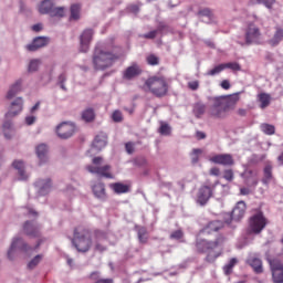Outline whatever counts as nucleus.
Masks as SVG:
<instances>
[{"label": "nucleus", "mask_w": 283, "mask_h": 283, "mask_svg": "<svg viewBox=\"0 0 283 283\" xmlns=\"http://www.w3.org/2000/svg\"><path fill=\"white\" fill-rule=\"evenodd\" d=\"M119 59L120 56L114 53V51L107 49L105 45H99L94 49L92 63L94 70L105 72V70H109Z\"/></svg>", "instance_id": "1"}, {"label": "nucleus", "mask_w": 283, "mask_h": 283, "mask_svg": "<svg viewBox=\"0 0 283 283\" xmlns=\"http://www.w3.org/2000/svg\"><path fill=\"white\" fill-rule=\"evenodd\" d=\"M238 101H240V93L216 97L210 116H213V118H224L227 116V112L234 109L235 105H238Z\"/></svg>", "instance_id": "2"}, {"label": "nucleus", "mask_w": 283, "mask_h": 283, "mask_svg": "<svg viewBox=\"0 0 283 283\" xmlns=\"http://www.w3.org/2000/svg\"><path fill=\"white\" fill-rule=\"evenodd\" d=\"M224 242H227V238L219 235L214 241H208L205 239H197L196 247L199 253H207L209 251H216V249H220L219 252H216L213 255L209 253L206 256V262H216L220 255H222V248L224 247Z\"/></svg>", "instance_id": "3"}, {"label": "nucleus", "mask_w": 283, "mask_h": 283, "mask_svg": "<svg viewBox=\"0 0 283 283\" xmlns=\"http://www.w3.org/2000/svg\"><path fill=\"white\" fill-rule=\"evenodd\" d=\"M144 90L156 96V98H164L169 94V83L163 75H153L145 81Z\"/></svg>", "instance_id": "4"}, {"label": "nucleus", "mask_w": 283, "mask_h": 283, "mask_svg": "<svg viewBox=\"0 0 283 283\" xmlns=\"http://www.w3.org/2000/svg\"><path fill=\"white\" fill-rule=\"evenodd\" d=\"M72 244L78 253H87L92 249V232L90 229L78 226L73 231Z\"/></svg>", "instance_id": "5"}, {"label": "nucleus", "mask_w": 283, "mask_h": 283, "mask_svg": "<svg viewBox=\"0 0 283 283\" xmlns=\"http://www.w3.org/2000/svg\"><path fill=\"white\" fill-rule=\"evenodd\" d=\"M269 219L264 217V212L259 211L249 219L248 233L250 235H260L266 229Z\"/></svg>", "instance_id": "6"}, {"label": "nucleus", "mask_w": 283, "mask_h": 283, "mask_svg": "<svg viewBox=\"0 0 283 283\" xmlns=\"http://www.w3.org/2000/svg\"><path fill=\"white\" fill-rule=\"evenodd\" d=\"M93 165L86 166V169L90 174H96L97 176H102L103 178H114L112 175V166L111 165H103V157H94L92 160Z\"/></svg>", "instance_id": "7"}, {"label": "nucleus", "mask_w": 283, "mask_h": 283, "mask_svg": "<svg viewBox=\"0 0 283 283\" xmlns=\"http://www.w3.org/2000/svg\"><path fill=\"white\" fill-rule=\"evenodd\" d=\"M40 14H50V17H57L59 19L65 17V8L54 7V0H44L39 7Z\"/></svg>", "instance_id": "8"}, {"label": "nucleus", "mask_w": 283, "mask_h": 283, "mask_svg": "<svg viewBox=\"0 0 283 283\" xmlns=\"http://www.w3.org/2000/svg\"><path fill=\"white\" fill-rule=\"evenodd\" d=\"M262 32L255 24H249L245 29V45H253L260 43Z\"/></svg>", "instance_id": "9"}, {"label": "nucleus", "mask_w": 283, "mask_h": 283, "mask_svg": "<svg viewBox=\"0 0 283 283\" xmlns=\"http://www.w3.org/2000/svg\"><path fill=\"white\" fill-rule=\"evenodd\" d=\"M76 132V126L72 123L63 122L56 127V134L59 138L66 140V138H72Z\"/></svg>", "instance_id": "10"}, {"label": "nucleus", "mask_w": 283, "mask_h": 283, "mask_svg": "<svg viewBox=\"0 0 283 283\" xmlns=\"http://www.w3.org/2000/svg\"><path fill=\"white\" fill-rule=\"evenodd\" d=\"M270 266L272 271V281L274 283H283V263L279 260H270Z\"/></svg>", "instance_id": "11"}, {"label": "nucleus", "mask_w": 283, "mask_h": 283, "mask_svg": "<svg viewBox=\"0 0 283 283\" xmlns=\"http://www.w3.org/2000/svg\"><path fill=\"white\" fill-rule=\"evenodd\" d=\"M92 39H94V30L85 29L80 36V52H88Z\"/></svg>", "instance_id": "12"}, {"label": "nucleus", "mask_w": 283, "mask_h": 283, "mask_svg": "<svg viewBox=\"0 0 283 283\" xmlns=\"http://www.w3.org/2000/svg\"><path fill=\"white\" fill-rule=\"evenodd\" d=\"M17 249L19 251H24V253H27V251H30V249H32V248L27 245V243H24L23 239H14L11 243L9 251H8L9 260H14V256H12V255H13L14 251H17Z\"/></svg>", "instance_id": "13"}, {"label": "nucleus", "mask_w": 283, "mask_h": 283, "mask_svg": "<svg viewBox=\"0 0 283 283\" xmlns=\"http://www.w3.org/2000/svg\"><path fill=\"white\" fill-rule=\"evenodd\" d=\"M213 196V189L209 186H202L197 195V202L201 205V207H205L207 202H209V199Z\"/></svg>", "instance_id": "14"}, {"label": "nucleus", "mask_w": 283, "mask_h": 283, "mask_svg": "<svg viewBox=\"0 0 283 283\" xmlns=\"http://www.w3.org/2000/svg\"><path fill=\"white\" fill-rule=\"evenodd\" d=\"M210 163L223 165V167H232V165H235V160H233V156L230 154L216 155L210 159Z\"/></svg>", "instance_id": "15"}, {"label": "nucleus", "mask_w": 283, "mask_h": 283, "mask_svg": "<svg viewBox=\"0 0 283 283\" xmlns=\"http://www.w3.org/2000/svg\"><path fill=\"white\" fill-rule=\"evenodd\" d=\"M245 213H247V202L239 201L237 202V205L232 210L231 218L232 220H235V222H240V220L244 218Z\"/></svg>", "instance_id": "16"}, {"label": "nucleus", "mask_w": 283, "mask_h": 283, "mask_svg": "<svg viewBox=\"0 0 283 283\" xmlns=\"http://www.w3.org/2000/svg\"><path fill=\"white\" fill-rule=\"evenodd\" d=\"M221 229H224V222L220 220H214L208 222L203 229L201 230L202 233H206V235H211V233H218Z\"/></svg>", "instance_id": "17"}, {"label": "nucleus", "mask_w": 283, "mask_h": 283, "mask_svg": "<svg viewBox=\"0 0 283 283\" xmlns=\"http://www.w3.org/2000/svg\"><path fill=\"white\" fill-rule=\"evenodd\" d=\"M140 74H143V69H140V65L137 63H134L124 71L123 77L126 78V81H132V78H136V76H140Z\"/></svg>", "instance_id": "18"}, {"label": "nucleus", "mask_w": 283, "mask_h": 283, "mask_svg": "<svg viewBox=\"0 0 283 283\" xmlns=\"http://www.w3.org/2000/svg\"><path fill=\"white\" fill-rule=\"evenodd\" d=\"M50 43V39L45 36L35 38L31 44L27 45V50L29 52H36V50H41V48H45Z\"/></svg>", "instance_id": "19"}, {"label": "nucleus", "mask_w": 283, "mask_h": 283, "mask_svg": "<svg viewBox=\"0 0 283 283\" xmlns=\"http://www.w3.org/2000/svg\"><path fill=\"white\" fill-rule=\"evenodd\" d=\"M23 112V98L18 97L14 102L11 103L9 112L6 114V118H12L17 114Z\"/></svg>", "instance_id": "20"}, {"label": "nucleus", "mask_w": 283, "mask_h": 283, "mask_svg": "<svg viewBox=\"0 0 283 283\" xmlns=\"http://www.w3.org/2000/svg\"><path fill=\"white\" fill-rule=\"evenodd\" d=\"M248 264H249V266H251V269H253V271H254V273H256V275L264 273V266L262 264V259L256 258V256H250L248 259Z\"/></svg>", "instance_id": "21"}, {"label": "nucleus", "mask_w": 283, "mask_h": 283, "mask_svg": "<svg viewBox=\"0 0 283 283\" xmlns=\"http://www.w3.org/2000/svg\"><path fill=\"white\" fill-rule=\"evenodd\" d=\"M104 147H107V134L99 133L98 135H96L92 144V149L101 151V149H104Z\"/></svg>", "instance_id": "22"}, {"label": "nucleus", "mask_w": 283, "mask_h": 283, "mask_svg": "<svg viewBox=\"0 0 283 283\" xmlns=\"http://www.w3.org/2000/svg\"><path fill=\"white\" fill-rule=\"evenodd\" d=\"M23 230L27 235H30L31 238H39L41 235V230L39 226L34 224V222L27 221L23 226Z\"/></svg>", "instance_id": "23"}, {"label": "nucleus", "mask_w": 283, "mask_h": 283, "mask_svg": "<svg viewBox=\"0 0 283 283\" xmlns=\"http://www.w3.org/2000/svg\"><path fill=\"white\" fill-rule=\"evenodd\" d=\"M35 187H38L40 196H45L46 193H50V189H52V180L39 179L35 182Z\"/></svg>", "instance_id": "24"}, {"label": "nucleus", "mask_w": 283, "mask_h": 283, "mask_svg": "<svg viewBox=\"0 0 283 283\" xmlns=\"http://www.w3.org/2000/svg\"><path fill=\"white\" fill-rule=\"evenodd\" d=\"M283 41V29L280 27L275 28L274 35L268 41L269 45L275 48Z\"/></svg>", "instance_id": "25"}, {"label": "nucleus", "mask_w": 283, "mask_h": 283, "mask_svg": "<svg viewBox=\"0 0 283 283\" xmlns=\"http://www.w3.org/2000/svg\"><path fill=\"white\" fill-rule=\"evenodd\" d=\"M92 189L95 198L105 199L107 197V192H105V184L97 182Z\"/></svg>", "instance_id": "26"}, {"label": "nucleus", "mask_w": 283, "mask_h": 283, "mask_svg": "<svg viewBox=\"0 0 283 283\" xmlns=\"http://www.w3.org/2000/svg\"><path fill=\"white\" fill-rule=\"evenodd\" d=\"M109 188L117 195L129 193V185H125L123 182L111 184Z\"/></svg>", "instance_id": "27"}, {"label": "nucleus", "mask_w": 283, "mask_h": 283, "mask_svg": "<svg viewBox=\"0 0 283 283\" xmlns=\"http://www.w3.org/2000/svg\"><path fill=\"white\" fill-rule=\"evenodd\" d=\"M35 154L40 159V163H45V160H48V145L40 144L39 146H36Z\"/></svg>", "instance_id": "28"}, {"label": "nucleus", "mask_w": 283, "mask_h": 283, "mask_svg": "<svg viewBox=\"0 0 283 283\" xmlns=\"http://www.w3.org/2000/svg\"><path fill=\"white\" fill-rule=\"evenodd\" d=\"M263 179L262 182L263 185H269L271 180H273V166L271 164H266L264 169H263Z\"/></svg>", "instance_id": "29"}, {"label": "nucleus", "mask_w": 283, "mask_h": 283, "mask_svg": "<svg viewBox=\"0 0 283 283\" xmlns=\"http://www.w3.org/2000/svg\"><path fill=\"white\" fill-rule=\"evenodd\" d=\"M13 167L14 169L18 170L20 180H25L28 178V175L25 174V165L23 164L22 160H15L13 161Z\"/></svg>", "instance_id": "30"}, {"label": "nucleus", "mask_w": 283, "mask_h": 283, "mask_svg": "<svg viewBox=\"0 0 283 283\" xmlns=\"http://www.w3.org/2000/svg\"><path fill=\"white\" fill-rule=\"evenodd\" d=\"M205 112H207V105L202 103H196L192 108V114H195L196 118H202L205 116Z\"/></svg>", "instance_id": "31"}, {"label": "nucleus", "mask_w": 283, "mask_h": 283, "mask_svg": "<svg viewBox=\"0 0 283 283\" xmlns=\"http://www.w3.org/2000/svg\"><path fill=\"white\" fill-rule=\"evenodd\" d=\"M20 91H21V80H18L9 90L7 94V98H14V96H17V94H19Z\"/></svg>", "instance_id": "32"}, {"label": "nucleus", "mask_w": 283, "mask_h": 283, "mask_svg": "<svg viewBox=\"0 0 283 283\" xmlns=\"http://www.w3.org/2000/svg\"><path fill=\"white\" fill-rule=\"evenodd\" d=\"M259 102L261 103L260 105L261 109H266V107L271 105V95L266 93L259 94Z\"/></svg>", "instance_id": "33"}, {"label": "nucleus", "mask_w": 283, "mask_h": 283, "mask_svg": "<svg viewBox=\"0 0 283 283\" xmlns=\"http://www.w3.org/2000/svg\"><path fill=\"white\" fill-rule=\"evenodd\" d=\"M82 118H83V120H85V123H92V120H94V118H96V114L94 113V108H86L82 113Z\"/></svg>", "instance_id": "34"}, {"label": "nucleus", "mask_w": 283, "mask_h": 283, "mask_svg": "<svg viewBox=\"0 0 283 283\" xmlns=\"http://www.w3.org/2000/svg\"><path fill=\"white\" fill-rule=\"evenodd\" d=\"M260 129L266 136H273V134H275V126L271 124L263 123L261 124Z\"/></svg>", "instance_id": "35"}, {"label": "nucleus", "mask_w": 283, "mask_h": 283, "mask_svg": "<svg viewBox=\"0 0 283 283\" xmlns=\"http://www.w3.org/2000/svg\"><path fill=\"white\" fill-rule=\"evenodd\" d=\"M238 264V259H230L229 263L223 266V272L226 275H231L233 273V266Z\"/></svg>", "instance_id": "36"}, {"label": "nucleus", "mask_w": 283, "mask_h": 283, "mask_svg": "<svg viewBox=\"0 0 283 283\" xmlns=\"http://www.w3.org/2000/svg\"><path fill=\"white\" fill-rule=\"evenodd\" d=\"M71 19H74V21L81 19V4L71 6Z\"/></svg>", "instance_id": "37"}, {"label": "nucleus", "mask_w": 283, "mask_h": 283, "mask_svg": "<svg viewBox=\"0 0 283 283\" xmlns=\"http://www.w3.org/2000/svg\"><path fill=\"white\" fill-rule=\"evenodd\" d=\"M197 15L202 19V17H207L209 21L213 19V12L209 8L200 9L197 13Z\"/></svg>", "instance_id": "38"}, {"label": "nucleus", "mask_w": 283, "mask_h": 283, "mask_svg": "<svg viewBox=\"0 0 283 283\" xmlns=\"http://www.w3.org/2000/svg\"><path fill=\"white\" fill-rule=\"evenodd\" d=\"M146 62L148 65L151 66L160 65V57L156 54H149L148 56H146Z\"/></svg>", "instance_id": "39"}, {"label": "nucleus", "mask_w": 283, "mask_h": 283, "mask_svg": "<svg viewBox=\"0 0 283 283\" xmlns=\"http://www.w3.org/2000/svg\"><path fill=\"white\" fill-rule=\"evenodd\" d=\"M94 240L95 242H103V240H107V232L103 230H95L94 231Z\"/></svg>", "instance_id": "40"}, {"label": "nucleus", "mask_w": 283, "mask_h": 283, "mask_svg": "<svg viewBox=\"0 0 283 283\" xmlns=\"http://www.w3.org/2000/svg\"><path fill=\"white\" fill-rule=\"evenodd\" d=\"M223 69L224 70H232V72H240L242 67L238 62H229V63H223Z\"/></svg>", "instance_id": "41"}, {"label": "nucleus", "mask_w": 283, "mask_h": 283, "mask_svg": "<svg viewBox=\"0 0 283 283\" xmlns=\"http://www.w3.org/2000/svg\"><path fill=\"white\" fill-rule=\"evenodd\" d=\"M41 260H43V255L38 254L34 259H32L28 263V269H30L32 271V269H35V266H39V263L41 262Z\"/></svg>", "instance_id": "42"}, {"label": "nucleus", "mask_w": 283, "mask_h": 283, "mask_svg": "<svg viewBox=\"0 0 283 283\" xmlns=\"http://www.w3.org/2000/svg\"><path fill=\"white\" fill-rule=\"evenodd\" d=\"M201 154H202V149H200V148L192 149V153L190 155L192 165H196V163H198V160H200Z\"/></svg>", "instance_id": "43"}, {"label": "nucleus", "mask_w": 283, "mask_h": 283, "mask_svg": "<svg viewBox=\"0 0 283 283\" xmlns=\"http://www.w3.org/2000/svg\"><path fill=\"white\" fill-rule=\"evenodd\" d=\"M3 134L6 138H12V136L8 132H12V123L11 122H4L3 126Z\"/></svg>", "instance_id": "44"}, {"label": "nucleus", "mask_w": 283, "mask_h": 283, "mask_svg": "<svg viewBox=\"0 0 283 283\" xmlns=\"http://www.w3.org/2000/svg\"><path fill=\"white\" fill-rule=\"evenodd\" d=\"M223 70L224 64H219L208 72V76H216V74H220V72H223Z\"/></svg>", "instance_id": "45"}, {"label": "nucleus", "mask_w": 283, "mask_h": 283, "mask_svg": "<svg viewBox=\"0 0 283 283\" xmlns=\"http://www.w3.org/2000/svg\"><path fill=\"white\" fill-rule=\"evenodd\" d=\"M252 4L262 3L265 8H272L275 0H251Z\"/></svg>", "instance_id": "46"}, {"label": "nucleus", "mask_w": 283, "mask_h": 283, "mask_svg": "<svg viewBox=\"0 0 283 283\" xmlns=\"http://www.w3.org/2000/svg\"><path fill=\"white\" fill-rule=\"evenodd\" d=\"M112 119L114 123H123V113L120 111H114Z\"/></svg>", "instance_id": "47"}, {"label": "nucleus", "mask_w": 283, "mask_h": 283, "mask_svg": "<svg viewBox=\"0 0 283 283\" xmlns=\"http://www.w3.org/2000/svg\"><path fill=\"white\" fill-rule=\"evenodd\" d=\"M39 65H41V61L31 60L29 63V72H36V70H39Z\"/></svg>", "instance_id": "48"}, {"label": "nucleus", "mask_w": 283, "mask_h": 283, "mask_svg": "<svg viewBox=\"0 0 283 283\" xmlns=\"http://www.w3.org/2000/svg\"><path fill=\"white\" fill-rule=\"evenodd\" d=\"M182 238H185L182 230H176L170 234V240H182Z\"/></svg>", "instance_id": "49"}, {"label": "nucleus", "mask_w": 283, "mask_h": 283, "mask_svg": "<svg viewBox=\"0 0 283 283\" xmlns=\"http://www.w3.org/2000/svg\"><path fill=\"white\" fill-rule=\"evenodd\" d=\"M159 133H160L163 136H169V134H171V128L169 127V125L163 124V125L159 127Z\"/></svg>", "instance_id": "50"}, {"label": "nucleus", "mask_w": 283, "mask_h": 283, "mask_svg": "<svg viewBox=\"0 0 283 283\" xmlns=\"http://www.w3.org/2000/svg\"><path fill=\"white\" fill-rule=\"evenodd\" d=\"M223 178H224V180H228V182L233 181V170L232 169H226L223 171Z\"/></svg>", "instance_id": "51"}, {"label": "nucleus", "mask_w": 283, "mask_h": 283, "mask_svg": "<svg viewBox=\"0 0 283 283\" xmlns=\"http://www.w3.org/2000/svg\"><path fill=\"white\" fill-rule=\"evenodd\" d=\"M65 81H67V76L65 75V73H62L60 76H59V83L61 85V90H63L64 92H67V88L65 87Z\"/></svg>", "instance_id": "52"}, {"label": "nucleus", "mask_w": 283, "mask_h": 283, "mask_svg": "<svg viewBox=\"0 0 283 283\" xmlns=\"http://www.w3.org/2000/svg\"><path fill=\"white\" fill-rule=\"evenodd\" d=\"M142 39H156L158 36V30H153L146 34L140 35Z\"/></svg>", "instance_id": "53"}, {"label": "nucleus", "mask_w": 283, "mask_h": 283, "mask_svg": "<svg viewBox=\"0 0 283 283\" xmlns=\"http://www.w3.org/2000/svg\"><path fill=\"white\" fill-rule=\"evenodd\" d=\"M188 87H189V90H192V92H196V90H198V87H200V82H198V81L189 82Z\"/></svg>", "instance_id": "54"}, {"label": "nucleus", "mask_w": 283, "mask_h": 283, "mask_svg": "<svg viewBox=\"0 0 283 283\" xmlns=\"http://www.w3.org/2000/svg\"><path fill=\"white\" fill-rule=\"evenodd\" d=\"M107 248L101 243V241H95V251H99L103 253V251H106Z\"/></svg>", "instance_id": "55"}, {"label": "nucleus", "mask_w": 283, "mask_h": 283, "mask_svg": "<svg viewBox=\"0 0 283 283\" xmlns=\"http://www.w3.org/2000/svg\"><path fill=\"white\" fill-rule=\"evenodd\" d=\"M129 12H133V14H138V12L140 11V7H138V4H130L128 7Z\"/></svg>", "instance_id": "56"}, {"label": "nucleus", "mask_w": 283, "mask_h": 283, "mask_svg": "<svg viewBox=\"0 0 283 283\" xmlns=\"http://www.w3.org/2000/svg\"><path fill=\"white\" fill-rule=\"evenodd\" d=\"M125 149H126L127 154H134V143H132V142L126 143Z\"/></svg>", "instance_id": "57"}, {"label": "nucleus", "mask_w": 283, "mask_h": 283, "mask_svg": "<svg viewBox=\"0 0 283 283\" xmlns=\"http://www.w3.org/2000/svg\"><path fill=\"white\" fill-rule=\"evenodd\" d=\"M220 85L222 90H231V82L229 80H223Z\"/></svg>", "instance_id": "58"}, {"label": "nucleus", "mask_w": 283, "mask_h": 283, "mask_svg": "<svg viewBox=\"0 0 283 283\" xmlns=\"http://www.w3.org/2000/svg\"><path fill=\"white\" fill-rule=\"evenodd\" d=\"M35 122H36V117L35 116H28V117H25L27 125H34Z\"/></svg>", "instance_id": "59"}, {"label": "nucleus", "mask_w": 283, "mask_h": 283, "mask_svg": "<svg viewBox=\"0 0 283 283\" xmlns=\"http://www.w3.org/2000/svg\"><path fill=\"white\" fill-rule=\"evenodd\" d=\"M137 235L139 237V235H147V228H145V227H139L138 229H137Z\"/></svg>", "instance_id": "60"}, {"label": "nucleus", "mask_w": 283, "mask_h": 283, "mask_svg": "<svg viewBox=\"0 0 283 283\" xmlns=\"http://www.w3.org/2000/svg\"><path fill=\"white\" fill-rule=\"evenodd\" d=\"M210 176H220V168H218V167L211 168Z\"/></svg>", "instance_id": "61"}, {"label": "nucleus", "mask_w": 283, "mask_h": 283, "mask_svg": "<svg viewBox=\"0 0 283 283\" xmlns=\"http://www.w3.org/2000/svg\"><path fill=\"white\" fill-rule=\"evenodd\" d=\"M196 136H197V139H198V140H205V138H207V134H205V133H202V132H200V130H198V132L196 133Z\"/></svg>", "instance_id": "62"}, {"label": "nucleus", "mask_w": 283, "mask_h": 283, "mask_svg": "<svg viewBox=\"0 0 283 283\" xmlns=\"http://www.w3.org/2000/svg\"><path fill=\"white\" fill-rule=\"evenodd\" d=\"M33 32H41L43 30V24L38 23L32 27Z\"/></svg>", "instance_id": "63"}, {"label": "nucleus", "mask_w": 283, "mask_h": 283, "mask_svg": "<svg viewBox=\"0 0 283 283\" xmlns=\"http://www.w3.org/2000/svg\"><path fill=\"white\" fill-rule=\"evenodd\" d=\"M138 240H139L140 244H147L148 238H147V235H139Z\"/></svg>", "instance_id": "64"}]
</instances>
